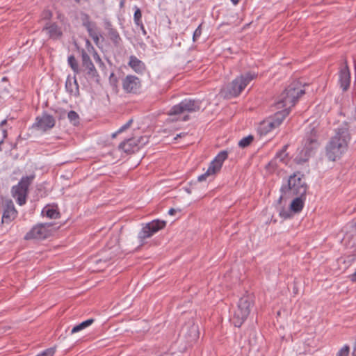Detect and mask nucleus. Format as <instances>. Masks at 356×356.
I'll list each match as a JSON object with an SVG mask.
<instances>
[{
    "label": "nucleus",
    "instance_id": "nucleus-1",
    "mask_svg": "<svg viewBox=\"0 0 356 356\" xmlns=\"http://www.w3.org/2000/svg\"><path fill=\"white\" fill-rule=\"evenodd\" d=\"M350 126L344 122L335 130V134L326 145V156L330 161H334L347 151L350 140Z\"/></svg>",
    "mask_w": 356,
    "mask_h": 356
},
{
    "label": "nucleus",
    "instance_id": "nucleus-2",
    "mask_svg": "<svg viewBox=\"0 0 356 356\" xmlns=\"http://www.w3.org/2000/svg\"><path fill=\"white\" fill-rule=\"evenodd\" d=\"M303 94L305 90L301 83L296 81H293L280 95L275 106L277 109L287 110L289 113L291 108Z\"/></svg>",
    "mask_w": 356,
    "mask_h": 356
},
{
    "label": "nucleus",
    "instance_id": "nucleus-3",
    "mask_svg": "<svg viewBox=\"0 0 356 356\" xmlns=\"http://www.w3.org/2000/svg\"><path fill=\"white\" fill-rule=\"evenodd\" d=\"M257 76V73L252 72L243 74L226 85L221 92L226 98L237 97Z\"/></svg>",
    "mask_w": 356,
    "mask_h": 356
},
{
    "label": "nucleus",
    "instance_id": "nucleus-4",
    "mask_svg": "<svg viewBox=\"0 0 356 356\" xmlns=\"http://www.w3.org/2000/svg\"><path fill=\"white\" fill-rule=\"evenodd\" d=\"M280 190L285 196H305L307 185L303 179V175L300 172L293 173L289 177L286 184L283 185Z\"/></svg>",
    "mask_w": 356,
    "mask_h": 356
},
{
    "label": "nucleus",
    "instance_id": "nucleus-5",
    "mask_svg": "<svg viewBox=\"0 0 356 356\" xmlns=\"http://www.w3.org/2000/svg\"><path fill=\"white\" fill-rule=\"evenodd\" d=\"M252 307L253 300L251 297L243 296L240 298L232 319L235 327H240L243 325L249 316Z\"/></svg>",
    "mask_w": 356,
    "mask_h": 356
},
{
    "label": "nucleus",
    "instance_id": "nucleus-6",
    "mask_svg": "<svg viewBox=\"0 0 356 356\" xmlns=\"http://www.w3.org/2000/svg\"><path fill=\"white\" fill-rule=\"evenodd\" d=\"M202 102L198 99H185L173 106L168 111L169 115H177L185 113H193L200 110Z\"/></svg>",
    "mask_w": 356,
    "mask_h": 356
},
{
    "label": "nucleus",
    "instance_id": "nucleus-7",
    "mask_svg": "<svg viewBox=\"0 0 356 356\" xmlns=\"http://www.w3.org/2000/svg\"><path fill=\"white\" fill-rule=\"evenodd\" d=\"M289 115L287 110L276 112L273 116L264 120L259 125V131L262 134H266L275 128L279 127L285 118Z\"/></svg>",
    "mask_w": 356,
    "mask_h": 356
},
{
    "label": "nucleus",
    "instance_id": "nucleus-8",
    "mask_svg": "<svg viewBox=\"0 0 356 356\" xmlns=\"http://www.w3.org/2000/svg\"><path fill=\"white\" fill-rule=\"evenodd\" d=\"M34 178L35 175L23 177L18 184L13 187L12 192L14 196H17V202L19 205L25 204L29 187Z\"/></svg>",
    "mask_w": 356,
    "mask_h": 356
},
{
    "label": "nucleus",
    "instance_id": "nucleus-9",
    "mask_svg": "<svg viewBox=\"0 0 356 356\" xmlns=\"http://www.w3.org/2000/svg\"><path fill=\"white\" fill-rule=\"evenodd\" d=\"M227 155L228 154L227 151H221L219 152L214 159L210 163L207 171L197 177V180L199 181H205L209 177L213 176L220 171L223 162L227 158Z\"/></svg>",
    "mask_w": 356,
    "mask_h": 356
},
{
    "label": "nucleus",
    "instance_id": "nucleus-10",
    "mask_svg": "<svg viewBox=\"0 0 356 356\" xmlns=\"http://www.w3.org/2000/svg\"><path fill=\"white\" fill-rule=\"evenodd\" d=\"M53 225L51 223H41L34 226L24 236L25 240L44 239L52 234Z\"/></svg>",
    "mask_w": 356,
    "mask_h": 356
},
{
    "label": "nucleus",
    "instance_id": "nucleus-11",
    "mask_svg": "<svg viewBox=\"0 0 356 356\" xmlns=\"http://www.w3.org/2000/svg\"><path fill=\"white\" fill-rule=\"evenodd\" d=\"M166 225V222L159 219L154 220L147 223L138 233V238L143 241L153 236L159 230L163 229Z\"/></svg>",
    "mask_w": 356,
    "mask_h": 356
},
{
    "label": "nucleus",
    "instance_id": "nucleus-12",
    "mask_svg": "<svg viewBox=\"0 0 356 356\" xmlns=\"http://www.w3.org/2000/svg\"><path fill=\"white\" fill-rule=\"evenodd\" d=\"M318 147V143L317 140V131L312 128L310 130L309 134H307L305 141L304 147L301 152L304 154L305 159L304 161H307L308 158L313 154L314 150L316 149Z\"/></svg>",
    "mask_w": 356,
    "mask_h": 356
},
{
    "label": "nucleus",
    "instance_id": "nucleus-13",
    "mask_svg": "<svg viewBox=\"0 0 356 356\" xmlns=\"http://www.w3.org/2000/svg\"><path fill=\"white\" fill-rule=\"evenodd\" d=\"M55 118L52 115L44 112L41 115L36 117L33 127L36 130L45 132L51 129L55 126Z\"/></svg>",
    "mask_w": 356,
    "mask_h": 356
},
{
    "label": "nucleus",
    "instance_id": "nucleus-14",
    "mask_svg": "<svg viewBox=\"0 0 356 356\" xmlns=\"http://www.w3.org/2000/svg\"><path fill=\"white\" fill-rule=\"evenodd\" d=\"M122 87L126 93L136 94L141 88V81L138 77L129 74L122 79Z\"/></svg>",
    "mask_w": 356,
    "mask_h": 356
},
{
    "label": "nucleus",
    "instance_id": "nucleus-15",
    "mask_svg": "<svg viewBox=\"0 0 356 356\" xmlns=\"http://www.w3.org/2000/svg\"><path fill=\"white\" fill-rule=\"evenodd\" d=\"M82 67L86 71V74L91 79L98 78L99 74L93 63L92 62L88 54L83 49L81 51Z\"/></svg>",
    "mask_w": 356,
    "mask_h": 356
},
{
    "label": "nucleus",
    "instance_id": "nucleus-16",
    "mask_svg": "<svg viewBox=\"0 0 356 356\" xmlns=\"http://www.w3.org/2000/svg\"><path fill=\"white\" fill-rule=\"evenodd\" d=\"M17 215V211L15 208L13 202L11 200L6 202L3 207L1 225H9L15 219Z\"/></svg>",
    "mask_w": 356,
    "mask_h": 356
},
{
    "label": "nucleus",
    "instance_id": "nucleus-17",
    "mask_svg": "<svg viewBox=\"0 0 356 356\" xmlns=\"http://www.w3.org/2000/svg\"><path fill=\"white\" fill-rule=\"evenodd\" d=\"M105 29L108 39L113 42L116 48H120L122 44V39L118 30L115 29L110 22H105Z\"/></svg>",
    "mask_w": 356,
    "mask_h": 356
},
{
    "label": "nucleus",
    "instance_id": "nucleus-18",
    "mask_svg": "<svg viewBox=\"0 0 356 356\" xmlns=\"http://www.w3.org/2000/svg\"><path fill=\"white\" fill-rule=\"evenodd\" d=\"M350 74L349 68L346 63V65L341 69L339 72V83L343 90H346L350 86Z\"/></svg>",
    "mask_w": 356,
    "mask_h": 356
},
{
    "label": "nucleus",
    "instance_id": "nucleus-19",
    "mask_svg": "<svg viewBox=\"0 0 356 356\" xmlns=\"http://www.w3.org/2000/svg\"><path fill=\"white\" fill-rule=\"evenodd\" d=\"M65 89L70 95L77 97L79 96V87L76 76L73 79L68 76L65 81Z\"/></svg>",
    "mask_w": 356,
    "mask_h": 356
},
{
    "label": "nucleus",
    "instance_id": "nucleus-20",
    "mask_svg": "<svg viewBox=\"0 0 356 356\" xmlns=\"http://www.w3.org/2000/svg\"><path fill=\"white\" fill-rule=\"evenodd\" d=\"M46 31L49 37L53 40H57L62 36L60 28L56 23H47L43 28Z\"/></svg>",
    "mask_w": 356,
    "mask_h": 356
},
{
    "label": "nucleus",
    "instance_id": "nucleus-21",
    "mask_svg": "<svg viewBox=\"0 0 356 356\" xmlns=\"http://www.w3.org/2000/svg\"><path fill=\"white\" fill-rule=\"evenodd\" d=\"M137 140L129 138L119 145V149L127 154H131L139 149Z\"/></svg>",
    "mask_w": 356,
    "mask_h": 356
},
{
    "label": "nucleus",
    "instance_id": "nucleus-22",
    "mask_svg": "<svg viewBox=\"0 0 356 356\" xmlns=\"http://www.w3.org/2000/svg\"><path fill=\"white\" fill-rule=\"evenodd\" d=\"M296 197L291 202L290 204L291 211L297 213H300L305 204V196L296 195Z\"/></svg>",
    "mask_w": 356,
    "mask_h": 356
},
{
    "label": "nucleus",
    "instance_id": "nucleus-23",
    "mask_svg": "<svg viewBox=\"0 0 356 356\" xmlns=\"http://www.w3.org/2000/svg\"><path fill=\"white\" fill-rule=\"evenodd\" d=\"M129 65L136 72L143 73L145 69V64L135 56L129 57Z\"/></svg>",
    "mask_w": 356,
    "mask_h": 356
},
{
    "label": "nucleus",
    "instance_id": "nucleus-24",
    "mask_svg": "<svg viewBox=\"0 0 356 356\" xmlns=\"http://www.w3.org/2000/svg\"><path fill=\"white\" fill-rule=\"evenodd\" d=\"M288 145H284L281 150L277 152L274 159L270 162V165L277 163V161L286 163L287 162L288 154L286 153V149Z\"/></svg>",
    "mask_w": 356,
    "mask_h": 356
},
{
    "label": "nucleus",
    "instance_id": "nucleus-25",
    "mask_svg": "<svg viewBox=\"0 0 356 356\" xmlns=\"http://www.w3.org/2000/svg\"><path fill=\"white\" fill-rule=\"evenodd\" d=\"M42 214L50 219H56L60 216L57 209L52 207H45L42 211Z\"/></svg>",
    "mask_w": 356,
    "mask_h": 356
},
{
    "label": "nucleus",
    "instance_id": "nucleus-26",
    "mask_svg": "<svg viewBox=\"0 0 356 356\" xmlns=\"http://www.w3.org/2000/svg\"><path fill=\"white\" fill-rule=\"evenodd\" d=\"M135 12L134 15V21L136 26H139L140 29L143 31L144 34H146V31L144 27V25L142 22V13L140 9L135 6L134 7Z\"/></svg>",
    "mask_w": 356,
    "mask_h": 356
},
{
    "label": "nucleus",
    "instance_id": "nucleus-27",
    "mask_svg": "<svg viewBox=\"0 0 356 356\" xmlns=\"http://www.w3.org/2000/svg\"><path fill=\"white\" fill-rule=\"evenodd\" d=\"M88 35L92 38L95 44L98 45L99 41V37L101 36L96 24L86 29Z\"/></svg>",
    "mask_w": 356,
    "mask_h": 356
},
{
    "label": "nucleus",
    "instance_id": "nucleus-28",
    "mask_svg": "<svg viewBox=\"0 0 356 356\" xmlns=\"http://www.w3.org/2000/svg\"><path fill=\"white\" fill-rule=\"evenodd\" d=\"M95 320L93 318H89L82 323L75 325L71 330V334H74L79 332L85 328L89 327L94 323Z\"/></svg>",
    "mask_w": 356,
    "mask_h": 356
},
{
    "label": "nucleus",
    "instance_id": "nucleus-29",
    "mask_svg": "<svg viewBox=\"0 0 356 356\" xmlns=\"http://www.w3.org/2000/svg\"><path fill=\"white\" fill-rule=\"evenodd\" d=\"M67 62L69 65L71 67L72 70L75 74H78L79 72V68L77 63V61L74 56H70L67 59Z\"/></svg>",
    "mask_w": 356,
    "mask_h": 356
},
{
    "label": "nucleus",
    "instance_id": "nucleus-30",
    "mask_svg": "<svg viewBox=\"0 0 356 356\" xmlns=\"http://www.w3.org/2000/svg\"><path fill=\"white\" fill-rule=\"evenodd\" d=\"M81 19L83 26L86 29H87L95 24V22L90 20V16L86 13H81Z\"/></svg>",
    "mask_w": 356,
    "mask_h": 356
},
{
    "label": "nucleus",
    "instance_id": "nucleus-31",
    "mask_svg": "<svg viewBox=\"0 0 356 356\" xmlns=\"http://www.w3.org/2000/svg\"><path fill=\"white\" fill-rule=\"evenodd\" d=\"M254 137L251 135H249L246 137L243 138L238 142V146L240 147L244 148L249 146L251 143L253 141Z\"/></svg>",
    "mask_w": 356,
    "mask_h": 356
},
{
    "label": "nucleus",
    "instance_id": "nucleus-32",
    "mask_svg": "<svg viewBox=\"0 0 356 356\" xmlns=\"http://www.w3.org/2000/svg\"><path fill=\"white\" fill-rule=\"evenodd\" d=\"M67 118L70 122H72L74 125H76L79 122V116L77 113L74 111H70L67 113Z\"/></svg>",
    "mask_w": 356,
    "mask_h": 356
},
{
    "label": "nucleus",
    "instance_id": "nucleus-33",
    "mask_svg": "<svg viewBox=\"0 0 356 356\" xmlns=\"http://www.w3.org/2000/svg\"><path fill=\"white\" fill-rule=\"evenodd\" d=\"M349 353V346L348 345H345L338 351L337 356H348Z\"/></svg>",
    "mask_w": 356,
    "mask_h": 356
},
{
    "label": "nucleus",
    "instance_id": "nucleus-34",
    "mask_svg": "<svg viewBox=\"0 0 356 356\" xmlns=\"http://www.w3.org/2000/svg\"><path fill=\"white\" fill-rule=\"evenodd\" d=\"M92 52H93V55H92L93 58H94L95 61L96 62V63L99 66V67H104L105 66L104 63L102 61V60L100 58L98 53L95 50L92 51Z\"/></svg>",
    "mask_w": 356,
    "mask_h": 356
},
{
    "label": "nucleus",
    "instance_id": "nucleus-35",
    "mask_svg": "<svg viewBox=\"0 0 356 356\" xmlns=\"http://www.w3.org/2000/svg\"><path fill=\"white\" fill-rule=\"evenodd\" d=\"M55 352V348H49L44 350L43 352H42L41 353L38 354L36 356H54Z\"/></svg>",
    "mask_w": 356,
    "mask_h": 356
},
{
    "label": "nucleus",
    "instance_id": "nucleus-36",
    "mask_svg": "<svg viewBox=\"0 0 356 356\" xmlns=\"http://www.w3.org/2000/svg\"><path fill=\"white\" fill-rule=\"evenodd\" d=\"M202 34V24H200L198 27L195 30L193 35V40L195 42Z\"/></svg>",
    "mask_w": 356,
    "mask_h": 356
},
{
    "label": "nucleus",
    "instance_id": "nucleus-37",
    "mask_svg": "<svg viewBox=\"0 0 356 356\" xmlns=\"http://www.w3.org/2000/svg\"><path fill=\"white\" fill-rule=\"evenodd\" d=\"M52 13L50 10H44L41 14V17L43 19L49 20L52 17Z\"/></svg>",
    "mask_w": 356,
    "mask_h": 356
},
{
    "label": "nucleus",
    "instance_id": "nucleus-38",
    "mask_svg": "<svg viewBox=\"0 0 356 356\" xmlns=\"http://www.w3.org/2000/svg\"><path fill=\"white\" fill-rule=\"evenodd\" d=\"M133 122V120L130 119L126 124L122 125L118 131L117 133H122L130 127Z\"/></svg>",
    "mask_w": 356,
    "mask_h": 356
},
{
    "label": "nucleus",
    "instance_id": "nucleus-39",
    "mask_svg": "<svg viewBox=\"0 0 356 356\" xmlns=\"http://www.w3.org/2000/svg\"><path fill=\"white\" fill-rule=\"evenodd\" d=\"M280 216L284 219L290 218L291 217V211H289L282 209L280 212Z\"/></svg>",
    "mask_w": 356,
    "mask_h": 356
},
{
    "label": "nucleus",
    "instance_id": "nucleus-40",
    "mask_svg": "<svg viewBox=\"0 0 356 356\" xmlns=\"http://www.w3.org/2000/svg\"><path fill=\"white\" fill-rule=\"evenodd\" d=\"M181 211V209H173V208H171L169 211H168V214L170 215V216H173L175 215L177 212H180Z\"/></svg>",
    "mask_w": 356,
    "mask_h": 356
},
{
    "label": "nucleus",
    "instance_id": "nucleus-41",
    "mask_svg": "<svg viewBox=\"0 0 356 356\" xmlns=\"http://www.w3.org/2000/svg\"><path fill=\"white\" fill-rule=\"evenodd\" d=\"M86 45H87V48H88V51H90V50L91 51L95 50V48L91 44L90 42L88 40H86Z\"/></svg>",
    "mask_w": 356,
    "mask_h": 356
},
{
    "label": "nucleus",
    "instance_id": "nucleus-42",
    "mask_svg": "<svg viewBox=\"0 0 356 356\" xmlns=\"http://www.w3.org/2000/svg\"><path fill=\"white\" fill-rule=\"evenodd\" d=\"M2 132H3V139L0 141V146L3 143V139L7 137V131H6V129H2Z\"/></svg>",
    "mask_w": 356,
    "mask_h": 356
},
{
    "label": "nucleus",
    "instance_id": "nucleus-43",
    "mask_svg": "<svg viewBox=\"0 0 356 356\" xmlns=\"http://www.w3.org/2000/svg\"><path fill=\"white\" fill-rule=\"evenodd\" d=\"M349 277L351 281L356 282V271L353 274L350 275Z\"/></svg>",
    "mask_w": 356,
    "mask_h": 356
},
{
    "label": "nucleus",
    "instance_id": "nucleus-44",
    "mask_svg": "<svg viewBox=\"0 0 356 356\" xmlns=\"http://www.w3.org/2000/svg\"><path fill=\"white\" fill-rule=\"evenodd\" d=\"M186 134V133H181L179 134H177V136L175 138V139H177L178 138L184 136Z\"/></svg>",
    "mask_w": 356,
    "mask_h": 356
},
{
    "label": "nucleus",
    "instance_id": "nucleus-45",
    "mask_svg": "<svg viewBox=\"0 0 356 356\" xmlns=\"http://www.w3.org/2000/svg\"><path fill=\"white\" fill-rule=\"evenodd\" d=\"M354 259L355 258H353H353H350L348 261H346V260H344L343 261V264H348L349 265H351V264H349V262H350V261L354 260Z\"/></svg>",
    "mask_w": 356,
    "mask_h": 356
},
{
    "label": "nucleus",
    "instance_id": "nucleus-46",
    "mask_svg": "<svg viewBox=\"0 0 356 356\" xmlns=\"http://www.w3.org/2000/svg\"><path fill=\"white\" fill-rule=\"evenodd\" d=\"M4 92H6V93L8 92L6 88H4L2 91H0V95H3Z\"/></svg>",
    "mask_w": 356,
    "mask_h": 356
},
{
    "label": "nucleus",
    "instance_id": "nucleus-47",
    "mask_svg": "<svg viewBox=\"0 0 356 356\" xmlns=\"http://www.w3.org/2000/svg\"><path fill=\"white\" fill-rule=\"evenodd\" d=\"M234 5H236L240 0H230Z\"/></svg>",
    "mask_w": 356,
    "mask_h": 356
},
{
    "label": "nucleus",
    "instance_id": "nucleus-48",
    "mask_svg": "<svg viewBox=\"0 0 356 356\" xmlns=\"http://www.w3.org/2000/svg\"><path fill=\"white\" fill-rule=\"evenodd\" d=\"M1 81H2V82H7V81H8V79H7V78H6V77H3V78L1 79Z\"/></svg>",
    "mask_w": 356,
    "mask_h": 356
},
{
    "label": "nucleus",
    "instance_id": "nucleus-49",
    "mask_svg": "<svg viewBox=\"0 0 356 356\" xmlns=\"http://www.w3.org/2000/svg\"><path fill=\"white\" fill-rule=\"evenodd\" d=\"M6 124V120H3L1 122V126H3L4 124Z\"/></svg>",
    "mask_w": 356,
    "mask_h": 356
},
{
    "label": "nucleus",
    "instance_id": "nucleus-50",
    "mask_svg": "<svg viewBox=\"0 0 356 356\" xmlns=\"http://www.w3.org/2000/svg\"><path fill=\"white\" fill-rule=\"evenodd\" d=\"M188 120V115H185L184 118H183V120L184 121H186Z\"/></svg>",
    "mask_w": 356,
    "mask_h": 356
},
{
    "label": "nucleus",
    "instance_id": "nucleus-51",
    "mask_svg": "<svg viewBox=\"0 0 356 356\" xmlns=\"http://www.w3.org/2000/svg\"><path fill=\"white\" fill-rule=\"evenodd\" d=\"M120 134V133H117V131H116V132H115V133H113V134H112V137H113V138H115V137L118 134Z\"/></svg>",
    "mask_w": 356,
    "mask_h": 356
},
{
    "label": "nucleus",
    "instance_id": "nucleus-52",
    "mask_svg": "<svg viewBox=\"0 0 356 356\" xmlns=\"http://www.w3.org/2000/svg\"><path fill=\"white\" fill-rule=\"evenodd\" d=\"M124 0H121V2H120V6L122 7L123 5H124Z\"/></svg>",
    "mask_w": 356,
    "mask_h": 356
},
{
    "label": "nucleus",
    "instance_id": "nucleus-53",
    "mask_svg": "<svg viewBox=\"0 0 356 356\" xmlns=\"http://www.w3.org/2000/svg\"><path fill=\"white\" fill-rule=\"evenodd\" d=\"M76 3H80L81 0H74Z\"/></svg>",
    "mask_w": 356,
    "mask_h": 356
}]
</instances>
